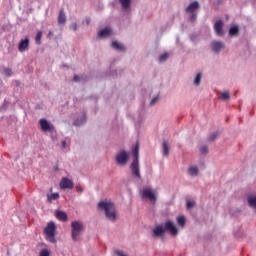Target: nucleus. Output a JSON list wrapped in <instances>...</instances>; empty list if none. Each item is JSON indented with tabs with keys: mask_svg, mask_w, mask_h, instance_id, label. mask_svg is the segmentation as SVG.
<instances>
[{
	"mask_svg": "<svg viewBox=\"0 0 256 256\" xmlns=\"http://www.w3.org/2000/svg\"><path fill=\"white\" fill-rule=\"evenodd\" d=\"M185 227H187V216L179 214L176 216V223L167 218L164 222L156 224L151 229V236L153 239H161V241H165V235L168 234L170 237H177L181 229H185Z\"/></svg>",
	"mask_w": 256,
	"mask_h": 256,
	"instance_id": "1",
	"label": "nucleus"
},
{
	"mask_svg": "<svg viewBox=\"0 0 256 256\" xmlns=\"http://www.w3.org/2000/svg\"><path fill=\"white\" fill-rule=\"evenodd\" d=\"M140 149L141 144L139 143V140H137L135 144L132 145L130 151L120 149L115 155V163L118 165V167H125L132 157V162L130 163V171L134 179H141V166L139 163Z\"/></svg>",
	"mask_w": 256,
	"mask_h": 256,
	"instance_id": "2",
	"label": "nucleus"
},
{
	"mask_svg": "<svg viewBox=\"0 0 256 256\" xmlns=\"http://www.w3.org/2000/svg\"><path fill=\"white\" fill-rule=\"evenodd\" d=\"M98 211H103L106 219L115 223L119 219V212H117V208L115 207V202L109 199L100 200L97 203Z\"/></svg>",
	"mask_w": 256,
	"mask_h": 256,
	"instance_id": "3",
	"label": "nucleus"
},
{
	"mask_svg": "<svg viewBox=\"0 0 256 256\" xmlns=\"http://www.w3.org/2000/svg\"><path fill=\"white\" fill-rule=\"evenodd\" d=\"M57 224L55 221L51 220L49 221L46 226L43 228V235L49 243H52L53 245L57 244Z\"/></svg>",
	"mask_w": 256,
	"mask_h": 256,
	"instance_id": "4",
	"label": "nucleus"
},
{
	"mask_svg": "<svg viewBox=\"0 0 256 256\" xmlns=\"http://www.w3.org/2000/svg\"><path fill=\"white\" fill-rule=\"evenodd\" d=\"M140 196L141 199H148L153 205L157 203V191L151 188V186H144L140 190Z\"/></svg>",
	"mask_w": 256,
	"mask_h": 256,
	"instance_id": "5",
	"label": "nucleus"
},
{
	"mask_svg": "<svg viewBox=\"0 0 256 256\" xmlns=\"http://www.w3.org/2000/svg\"><path fill=\"white\" fill-rule=\"evenodd\" d=\"M85 231V224L80 220H74L71 222V238L72 241H77L78 237Z\"/></svg>",
	"mask_w": 256,
	"mask_h": 256,
	"instance_id": "6",
	"label": "nucleus"
},
{
	"mask_svg": "<svg viewBox=\"0 0 256 256\" xmlns=\"http://www.w3.org/2000/svg\"><path fill=\"white\" fill-rule=\"evenodd\" d=\"M38 126L42 133H53L55 131V125L47 118H41L38 121Z\"/></svg>",
	"mask_w": 256,
	"mask_h": 256,
	"instance_id": "7",
	"label": "nucleus"
},
{
	"mask_svg": "<svg viewBox=\"0 0 256 256\" xmlns=\"http://www.w3.org/2000/svg\"><path fill=\"white\" fill-rule=\"evenodd\" d=\"M199 2L194 1L188 5L186 8V13L190 15V21L191 23H195L197 21V11H199Z\"/></svg>",
	"mask_w": 256,
	"mask_h": 256,
	"instance_id": "8",
	"label": "nucleus"
},
{
	"mask_svg": "<svg viewBox=\"0 0 256 256\" xmlns=\"http://www.w3.org/2000/svg\"><path fill=\"white\" fill-rule=\"evenodd\" d=\"M116 60H112L109 67L106 69L105 77H121L123 73H125V69H113V65H115Z\"/></svg>",
	"mask_w": 256,
	"mask_h": 256,
	"instance_id": "9",
	"label": "nucleus"
},
{
	"mask_svg": "<svg viewBox=\"0 0 256 256\" xmlns=\"http://www.w3.org/2000/svg\"><path fill=\"white\" fill-rule=\"evenodd\" d=\"M59 188L61 189V191L75 189V182H73V179L67 176L62 177L59 183Z\"/></svg>",
	"mask_w": 256,
	"mask_h": 256,
	"instance_id": "10",
	"label": "nucleus"
},
{
	"mask_svg": "<svg viewBox=\"0 0 256 256\" xmlns=\"http://www.w3.org/2000/svg\"><path fill=\"white\" fill-rule=\"evenodd\" d=\"M210 49L214 55H219L225 49V42L214 40L210 43Z\"/></svg>",
	"mask_w": 256,
	"mask_h": 256,
	"instance_id": "11",
	"label": "nucleus"
},
{
	"mask_svg": "<svg viewBox=\"0 0 256 256\" xmlns=\"http://www.w3.org/2000/svg\"><path fill=\"white\" fill-rule=\"evenodd\" d=\"M31 45V39L29 36H25L18 42V51L19 53H25V51H29V47Z\"/></svg>",
	"mask_w": 256,
	"mask_h": 256,
	"instance_id": "12",
	"label": "nucleus"
},
{
	"mask_svg": "<svg viewBox=\"0 0 256 256\" xmlns=\"http://www.w3.org/2000/svg\"><path fill=\"white\" fill-rule=\"evenodd\" d=\"M88 116H87V110L82 111V115L80 117H77L73 120L72 125L74 127H81L82 125H85L88 121Z\"/></svg>",
	"mask_w": 256,
	"mask_h": 256,
	"instance_id": "13",
	"label": "nucleus"
},
{
	"mask_svg": "<svg viewBox=\"0 0 256 256\" xmlns=\"http://www.w3.org/2000/svg\"><path fill=\"white\" fill-rule=\"evenodd\" d=\"M110 47L114 49V51H117L118 53L127 52V46H125L123 42H119V40H113L110 44Z\"/></svg>",
	"mask_w": 256,
	"mask_h": 256,
	"instance_id": "14",
	"label": "nucleus"
},
{
	"mask_svg": "<svg viewBox=\"0 0 256 256\" xmlns=\"http://www.w3.org/2000/svg\"><path fill=\"white\" fill-rule=\"evenodd\" d=\"M72 81L73 83H83L85 85V83H89V81H91V77L87 74H74Z\"/></svg>",
	"mask_w": 256,
	"mask_h": 256,
	"instance_id": "15",
	"label": "nucleus"
},
{
	"mask_svg": "<svg viewBox=\"0 0 256 256\" xmlns=\"http://www.w3.org/2000/svg\"><path fill=\"white\" fill-rule=\"evenodd\" d=\"M54 216L56 217V219H58V221H61L62 223H67V221H69V215L67 214V212H65V210L56 209L54 212Z\"/></svg>",
	"mask_w": 256,
	"mask_h": 256,
	"instance_id": "16",
	"label": "nucleus"
},
{
	"mask_svg": "<svg viewBox=\"0 0 256 256\" xmlns=\"http://www.w3.org/2000/svg\"><path fill=\"white\" fill-rule=\"evenodd\" d=\"M246 201L248 207H250V209H254V211L256 212V193H248L246 195Z\"/></svg>",
	"mask_w": 256,
	"mask_h": 256,
	"instance_id": "17",
	"label": "nucleus"
},
{
	"mask_svg": "<svg viewBox=\"0 0 256 256\" xmlns=\"http://www.w3.org/2000/svg\"><path fill=\"white\" fill-rule=\"evenodd\" d=\"M233 235L235 239H245L247 238V232L243 230L241 226H237L233 230Z\"/></svg>",
	"mask_w": 256,
	"mask_h": 256,
	"instance_id": "18",
	"label": "nucleus"
},
{
	"mask_svg": "<svg viewBox=\"0 0 256 256\" xmlns=\"http://www.w3.org/2000/svg\"><path fill=\"white\" fill-rule=\"evenodd\" d=\"M49 191L50 194L46 195L48 203H53V201H57L61 197L59 192H53V187H50Z\"/></svg>",
	"mask_w": 256,
	"mask_h": 256,
	"instance_id": "19",
	"label": "nucleus"
},
{
	"mask_svg": "<svg viewBox=\"0 0 256 256\" xmlns=\"http://www.w3.org/2000/svg\"><path fill=\"white\" fill-rule=\"evenodd\" d=\"M171 151V144H169V141L164 140L162 142V155L163 157H169V152Z\"/></svg>",
	"mask_w": 256,
	"mask_h": 256,
	"instance_id": "20",
	"label": "nucleus"
},
{
	"mask_svg": "<svg viewBox=\"0 0 256 256\" xmlns=\"http://www.w3.org/2000/svg\"><path fill=\"white\" fill-rule=\"evenodd\" d=\"M203 79V72H198L193 80V85H195V87H199V85H201V81Z\"/></svg>",
	"mask_w": 256,
	"mask_h": 256,
	"instance_id": "21",
	"label": "nucleus"
},
{
	"mask_svg": "<svg viewBox=\"0 0 256 256\" xmlns=\"http://www.w3.org/2000/svg\"><path fill=\"white\" fill-rule=\"evenodd\" d=\"M214 31L215 33H223V21L218 20L214 24Z\"/></svg>",
	"mask_w": 256,
	"mask_h": 256,
	"instance_id": "22",
	"label": "nucleus"
},
{
	"mask_svg": "<svg viewBox=\"0 0 256 256\" xmlns=\"http://www.w3.org/2000/svg\"><path fill=\"white\" fill-rule=\"evenodd\" d=\"M188 173H189V175H191V177H197V175H199V167L190 166L188 168Z\"/></svg>",
	"mask_w": 256,
	"mask_h": 256,
	"instance_id": "23",
	"label": "nucleus"
},
{
	"mask_svg": "<svg viewBox=\"0 0 256 256\" xmlns=\"http://www.w3.org/2000/svg\"><path fill=\"white\" fill-rule=\"evenodd\" d=\"M112 35H114V34L113 33H97L95 41H101V39H107L108 37H111Z\"/></svg>",
	"mask_w": 256,
	"mask_h": 256,
	"instance_id": "24",
	"label": "nucleus"
},
{
	"mask_svg": "<svg viewBox=\"0 0 256 256\" xmlns=\"http://www.w3.org/2000/svg\"><path fill=\"white\" fill-rule=\"evenodd\" d=\"M8 55H15L17 53V49H15V44L9 42L7 46Z\"/></svg>",
	"mask_w": 256,
	"mask_h": 256,
	"instance_id": "25",
	"label": "nucleus"
},
{
	"mask_svg": "<svg viewBox=\"0 0 256 256\" xmlns=\"http://www.w3.org/2000/svg\"><path fill=\"white\" fill-rule=\"evenodd\" d=\"M194 207H197V202L195 200H186V210L191 211Z\"/></svg>",
	"mask_w": 256,
	"mask_h": 256,
	"instance_id": "26",
	"label": "nucleus"
},
{
	"mask_svg": "<svg viewBox=\"0 0 256 256\" xmlns=\"http://www.w3.org/2000/svg\"><path fill=\"white\" fill-rule=\"evenodd\" d=\"M65 21H67V19L65 17V12H63V10H60L59 15H58L59 25H63V23H65Z\"/></svg>",
	"mask_w": 256,
	"mask_h": 256,
	"instance_id": "27",
	"label": "nucleus"
},
{
	"mask_svg": "<svg viewBox=\"0 0 256 256\" xmlns=\"http://www.w3.org/2000/svg\"><path fill=\"white\" fill-rule=\"evenodd\" d=\"M167 59H169V52H164V53L160 54L158 57L159 63H165V61H167Z\"/></svg>",
	"mask_w": 256,
	"mask_h": 256,
	"instance_id": "28",
	"label": "nucleus"
},
{
	"mask_svg": "<svg viewBox=\"0 0 256 256\" xmlns=\"http://www.w3.org/2000/svg\"><path fill=\"white\" fill-rule=\"evenodd\" d=\"M220 99L221 101H229V99H231V94L226 90L221 93Z\"/></svg>",
	"mask_w": 256,
	"mask_h": 256,
	"instance_id": "29",
	"label": "nucleus"
},
{
	"mask_svg": "<svg viewBox=\"0 0 256 256\" xmlns=\"http://www.w3.org/2000/svg\"><path fill=\"white\" fill-rule=\"evenodd\" d=\"M38 256H51V249H49V248H42L39 251V255Z\"/></svg>",
	"mask_w": 256,
	"mask_h": 256,
	"instance_id": "30",
	"label": "nucleus"
},
{
	"mask_svg": "<svg viewBox=\"0 0 256 256\" xmlns=\"http://www.w3.org/2000/svg\"><path fill=\"white\" fill-rule=\"evenodd\" d=\"M241 213V208H231L229 210L230 217H235V215H239Z\"/></svg>",
	"mask_w": 256,
	"mask_h": 256,
	"instance_id": "31",
	"label": "nucleus"
},
{
	"mask_svg": "<svg viewBox=\"0 0 256 256\" xmlns=\"http://www.w3.org/2000/svg\"><path fill=\"white\" fill-rule=\"evenodd\" d=\"M217 137H219V131H214L212 134H210V136L208 137V141L210 143H213V141H215L217 139Z\"/></svg>",
	"mask_w": 256,
	"mask_h": 256,
	"instance_id": "32",
	"label": "nucleus"
},
{
	"mask_svg": "<svg viewBox=\"0 0 256 256\" xmlns=\"http://www.w3.org/2000/svg\"><path fill=\"white\" fill-rule=\"evenodd\" d=\"M123 9H129L131 7V0H119Z\"/></svg>",
	"mask_w": 256,
	"mask_h": 256,
	"instance_id": "33",
	"label": "nucleus"
},
{
	"mask_svg": "<svg viewBox=\"0 0 256 256\" xmlns=\"http://www.w3.org/2000/svg\"><path fill=\"white\" fill-rule=\"evenodd\" d=\"M12 85L14 87L13 97H15V91H17L19 89V87H21V81L20 80H14V81H12Z\"/></svg>",
	"mask_w": 256,
	"mask_h": 256,
	"instance_id": "34",
	"label": "nucleus"
},
{
	"mask_svg": "<svg viewBox=\"0 0 256 256\" xmlns=\"http://www.w3.org/2000/svg\"><path fill=\"white\" fill-rule=\"evenodd\" d=\"M142 123H143V120L141 118V114H139L138 120L134 123L135 129H137L139 131V129H141Z\"/></svg>",
	"mask_w": 256,
	"mask_h": 256,
	"instance_id": "35",
	"label": "nucleus"
},
{
	"mask_svg": "<svg viewBox=\"0 0 256 256\" xmlns=\"http://www.w3.org/2000/svg\"><path fill=\"white\" fill-rule=\"evenodd\" d=\"M35 43L36 45H41V41L43 39V33H36V36H35Z\"/></svg>",
	"mask_w": 256,
	"mask_h": 256,
	"instance_id": "36",
	"label": "nucleus"
},
{
	"mask_svg": "<svg viewBox=\"0 0 256 256\" xmlns=\"http://www.w3.org/2000/svg\"><path fill=\"white\" fill-rule=\"evenodd\" d=\"M199 151L201 153V155H207L209 153V146L207 145H202L200 148H199Z\"/></svg>",
	"mask_w": 256,
	"mask_h": 256,
	"instance_id": "37",
	"label": "nucleus"
},
{
	"mask_svg": "<svg viewBox=\"0 0 256 256\" xmlns=\"http://www.w3.org/2000/svg\"><path fill=\"white\" fill-rule=\"evenodd\" d=\"M50 133V139L52 141V143H56L57 141V130H54L52 132H49Z\"/></svg>",
	"mask_w": 256,
	"mask_h": 256,
	"instance_id": "38",
	"label": "nucleus"
},
{
	"mask_svg": "<svg viewBox=\"0 0 256 256\" xmlns=\"http://www.w3.org/2000/svg\"><path fill=\"white\" fill-rule=\"evenodd\" d=\"M199 35L201 34H190V40L192 43H199Z\"/></svg>",
	"mask_w": 256,
	"mask_h": 256,
	"instance_id": "39",
	"label": "nucleus"
},
{
	"mask_svg": "<svg viewBox=\"0 0 256 256\" xmlns=\"http://www.w3.org/2000/svg\"><path fill=\"white\" fill-rule=\"evenodd\" d=\"M7 105H9V101L4 99L3 103L0 106V111H7Z\"/></svg>",
	"mask_w": 256,
	"mask_h": 256,
	"instance_id": "40",
	"label": "nucleus"
},
{
	"mask_svg": "<svg viewBox=\"0 0 256 256\" xmlns=\"http://www.w3.org/2000/svg\"><path fill=\"white\" fill-rule=\"evenodd\" d=\"M4 75H5L6 77H11V76L13 75V69H11V68H5V69H4Z\"/></svg>",
	"mask_w": 256,
	"mask_h": 256,
	"instance_id": "41",
	"label": "nucleus"
},
{
	"mask_svg": "<svg viewBox=\"0 0 256 256\" xmlns=\"http://www.w3.org/2000/svg\"><path fill=\"white\" fill-rule=\"evenodd\" d=\"M229 33H239V26L237 25L231 26Z\"/></svg>",
	"mask_w": 256,
	"mask_h": 256,
	"instance_id": "42",
	"label": "nucleus"
},
{
	"mask_svg": "<svg viewBox=\"0 0 256 256\" xmlns=\"http://www.w3.org/2000/svg\"><path fill=\"white\" fill-rule=\"evenodd\" d=\"M158 101H159V95L154 96L150 101V106L153 107V105H155Z\"/></svg>",
	"mask_w": 256,
	"mask_h": 256,
	"instance_id": "43",
	"label": "nucleus"
},
{
	"mask_svg": "<svg viewBox=\"0 0 256 256\" xmlns=\"http://www.w3.org/2000/svg\"><path fill=\"white\" fill-rule=\"evenodd\" d=\"M3 91H5V83H3V79L0 78V97Z\"/></svg>",
	"mask_w": 256,
	"mask_h": 256,
	"instance_id": "44",
	"label": "nucleus"
},
{
	"mask_svg": "<svg viewBox=\"0 0 256 256\" xmlns=\"http://www.w3.org/2000/svg\"><path fill=\"white\" fill-rule=\"evenodd\" d=\"M99 33H113V29H111V27H106L103 30L99 31Z\"/></svg>",
	"mask_w": 256,
	"mask_h": 256,
	"instance_id": "45",
	"label": "nucleus"
},
{
	"mask_svg": "<svg viewBox=\"0 0 256 256\" xmlns=\"http://www.w3.org/2000/svg\"><path fill=\"white\" fill-rule=\"evenodd\" d=\"M115 255L117 256H129L127 253H124L123 250H115Z\"/></svg>",
	"mask_w": 256,
	"mask_h": 256,
	"instance_id": "46",
	"label": "nucleus"
},
{
	"mask_svg": "<svg viewBox=\"0 0 256 256\" xmlns=\"http://www.w3.org/2000/svg\"><path fill=\"white\" fill-rule=\"evenodd\" d=\"M90 23H91V18L89 17H86L83 21V25H90Z\"/></svg>",
	"mask_w": 256,
	"mask_h": 256,
	"instance_id": "47",
	"label": "nucleus"
},
{
	"mask_svg": "<svg viewBox=\"0 0 256 256\" xmlns=\"http://www.w3.org/2000/svg\"><path fill=\"white\" fill-rule=\"evenodd\" d=\"M233 37H239V33H228L229 39H233Z\"/></svg>",
	"mask_w": 256,
	"mask_h": 256,
	"instance_id": "48",
	"label": "nucleus"
},
{
	"mask_svg": "<svg viewBox=\"0 0 256 256\" xmlns=\"http://www.w3.org/2000/svg\"><path fill=\"white\" fill-rule=\"evenodd\" d=\"M61 149H67V140L61 141Z\"/></svg>",
	"mask_w": 256,
	"mask_h": 256,
	"instance_id": "49",
	"label": "nucleus"
},
{
	"mask_svg": "<svg viewBox=\"0 0 256 256\" xmlns=\"http://www.w3.org/2000/svg\"><path fill=\"white\" fill-rule=\"evenodd\" d=\"M53 171L55 173H59V162H57L54 166H53Z\"/></svg>",
	"mask_w": 256,
	"mask_h": 256,
	"instance_id": "50",
	"label": "nucleus"
},
{
	"mask_svg": "<svg viewBox=\"0 0 256 256\" xmlns=\"http://www.w3.org/2000/svg\"><path fill=\"white\" fill-rule=\"evenodd\" d=\"M34 109H35L36 111H41V110L43 109V105H41V104H36L35 107H34Z\"/></svg>",
	"mask_w": 256,
	"mask_h": 256,
	"instance_id": "51",
	"label": "nucleus"
},
{
	"mask_svg": "<svg viewBox=\"0 0 256 256\" xmlns=\"http://www.w3.org/2000/svg\"><path fill=\"white\" fill-rule=\"evenodd\" d=\"M77 193H83V187L81 185H76Z\"/></svg>",
	"mask_w": 256,
	"mask_h": 256,
	"instance_id": "52",
	"label": "nucleus"
},
{
	"mask_svg": "<svg viewBox=\"0 0 256 256\" xmlns=\"http://www.w3.org/2000/svg\"><path fill=\"white\" fill-rule=\"evenodd\" d=\"M27 73H33V66L27 65Z\"/></svg>",
	"mask_w": 256,
	"mask_h": 256,
	"instance_id": "53",
	"label": "nucleus"
},
{
	"mask_svg": "<svg viewBox=\"0 0 256 256\" xmlns=\"http://www.w3.org/2000/svg\"><path fill=\"white\" fill-rule=\"evenodd\" d=\"M176 44L179 45L180 47H183V44L179 42V35L176 36Z\"/></svg>",
	"mask_w": 256,
	"mask_h": 256,
	"instance_id": "54",
	"label": "nucleus"
},
{
	"mask_svg": "<svg viewBox=\"0 0 256 256\" xmlns=\"http://www.w3.org/2000/svg\"><path fill=\"white\" fill-rule=\"evenodd\" d=\"M62 67H63L64 69H70V66H69V64H67V63H63V64H62Z\"/></svg>",
	"mask_w": 256,
	"mask_h": 256,
	"instance_id": "55",
	"label": "nucleus"
},
{
	"mask_svg": "<svg viewBox=\"0 0 256 256\" xmlns=\"http://www.w3.org/2000/svg\"><path fill=\"white\" fill-rule=\"evenodd\" d=\"M53 35H55L54 33H48L47 34V39H52Z\"/></svg>",
	"mask_w": 256,
	"mask_h": 256,
	"instance_id": "56",
	"label": "nucleus"
},
{
	"mask_svg": "<svg viewBox=\"0 0 256 256\" xmlns=\"http://www.w3.org/2000/svg\"><path fill=\"white\" fill-rule=\"evenodd\" d=\"M72 27H73V31H77V24H73Z\"/></svg>",
	"mask_w": 256,
	"mask_h": 256,
	"instance_id": "57",
	"label": "nucleus"
},
{
	"mask_svg": "<svg viewBox=\"0 0 256 256\" xmlns=\"http://www.w3.org/2000/svg\"><path fill=\"white\" fill-rule=\"evenodd\" d=\"M223 35H225V33H217L218 37H223Z\"/></svg>",
	"mask_w": 256,
	"mask_h": 256,
	"instance_id": "58",
	"label": "nucleus"
},
{
	"mask_svg": "<svg viewBox=\"0 0 256 256\" xmlns=\"http://www.w3.org/2000/svg\"><path fill=\"white\" fill-rule=\"evenodd\" d=\"M43 247H47V244L46 243H42L41 244Z\"/></svg>",
	"mask_w": 256,
	"mask_h": 256,
	"instance_id": "59",
	"label": "nucleus"
},
{
	"mask_svg": "<svg viewBox=\"0 0 256 256\" xmlns=\"http://www.w3.org/2000/svg\"><path fill=\"white\" fill-rule=\"evenodd\" d=\"M201 165H202L203 167H205V162H201Z\"/></svg>",
	"mask_w": 256,
	"mask_h": 256,
	"instance_id": "60",
	"label": "nucleus"
},
{
	"mask_svg": "<svg viewBox=\"0 0 256 256\" xmlns=\"http://www.w3.org/2000/svg\"><path fill=\"white\" fill-rule=\"evenodd\" d=\"M98 109L97 108H94V112L97 113Z\"/></svg>",
	"mask_w": 256,
	"mask_h": 256,
	"instance_id": "61",
	"label": "nucleus"
},
{
	"mask_svg": "<svg viewBox=\"0 0 256 256\" xmlns=\"http://www.w3.org/2000/svg\"><path fill=\"white\" fill-rule=\"evenodd\" d=\"M7 255H11V252H9V250L7 251Z\"/></svg>",
	"mask_w": 256,
	"mask_h": 256,
	"instance_id": "62",
	"label": "nucleus"
},
{
	"mask_svg": "<svg viewBox=\"0 0 256 256\" xmlns=\"http://www.w3.org/2000/svg\"><path fill=\"white\" fill-rule=\"evenodd\" d=\"M95 99H96V101H97V97H96Z\"/></svg>",
	"mask_w": 256,
	"mask_h": 256,
	"instance_id": "63",
	"label": "nucleus"
}]
</instances>
